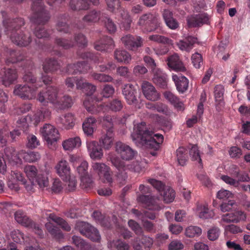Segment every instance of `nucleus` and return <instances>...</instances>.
<instances>
[{"label":"nucleus","mask_w":250,"mask_h":250,"mask_svg":"<svg viewBox=\"0 0 250 250\" xmlns=\"http://www.w3.org/2000/svg\"><path fill=\"white\" fill-rule=\"evenodd\" d=\"M133 141L137 145L141 144L150 149L157 150L164 141V137L160 134L149 131L144 122L134 125L131 133Z\"/></svg>","instance_id":"f257e3e1"},{"label":"nucleus","mask_w":250,"mask_h":250,"mask_svg":"<svg viewBox=\"0 0 250 250\" xmlns=\"http://www.w3.org/2000/svg\"><path fill=\"white\" fill-rule=\"evenodd\" d=\"M50 115V111L44 107H42L37 111L32 116L28 115L25 117H22L18 121V127L20 129H15L10 132L12 139L16 138L21 134V130L25 131L27 127L32 125H37L43 119L48 118Z\"/></svg>","instance_id":"f03ea898"},{"label":"nucleus","mask_w":250,"mask_h":250,"mask_svg":"<svg viewBox=\"0 0 250 250\" xmlns=\"http://www.w3.org/2000/svg\"><path fill=\"white\" fill-rule=\"evenodd\" d=\"M38 99L43 104L49 102L54 104H60L63 108L69 107L73 104L72 100L68 96H64L60 100L58 95V90L57 88L54 87H49L45 92H41Z\"/></svg>","instance_id":"7ed1b4c3"},{"label":"nucleus","mask_w":250,"mask_h":250,"mask_svg":"<svg viewBox=\"0 0 250 250\" xmlns=\"http://www.w3.org/2000/svg\"><path fill=\"white\" fill-rule=\"evenodd\" d=\"M107 159L119 172H120L124 175H125L127 170L140 173L144 171L146 166L145 161H142L140 163L138 161H134L130 164L126 163L121 161L115 154L113 153L108 154Z\"/></svg>","instance_id":"20e7f679"},{"label":"nucleus","mask_w":250,"mask_h":250,"mask_svg":"<svg viewBox=\"0 0 250 250\" xmlns=\"http://www.w3.org/2000/svg\"><path fill=\"white\" fill-rule=\"evenodd\" d=\"M106 4L108 10L116 14L120 27L124 30L129 29L132 20L128 12L120 7V0H106Z\"/></svg>","instance_id":"39448f33"},{"label":"nucleus","mask_w":250,"mask_h":250,"mask_svg":"<svg viewBox=\"0 0 250 250\" xmlns=\"http://www.w3.org/2000/svg\"><path fill=\"white\" fill-rule=\"evenodd\" d=\"M23 79L30 83L31 85H16L14 90V94L22 99H31L35 97V91L38 88L37 86L38 84L34 83L35 79L31 73L26 74L23 77Z\"/></svg>","instance_id":"423d86ee"},{"label":"nucleus","mask_w":250,"mask_h":250,"mask_svg":"<svg viewBox=\"0 0 250 250\" xmlns=\"http://www.w3.org/2000/svg\"><path fill=\"white\" fill-rule=\"evenodd\" d=\"M138 24L140 26H146L147 32H162L161 22L156 14L147 13L142 15L139 20Z\"/></svg>","instance_id":"0eeeda50"},{"label":"nucleus","mask_w":250,"mask_h":250,"mask_svg":"<svg viewBox=\"0 0 250 250\" xmlns=\"http://www.w3.org/2000/svg\"><path fill=\"white\" fill-rule=\"evenodd\" d=\"M148 182L161 193L163 200L165 203H171L174 200L175 197V193L172 188L169 187H165L161 181L156 179H148Z\"/></svg>","instance_id":"6e6552de"},{"label":"nucleus","mask_w":250,"mask_h":250,"mask_svg":"<svg viewBox=\"0 0 250 250\" xmlns=\"http://www.w3.org/2000/svg\"><path fill=\"white\" fill-rule=\"evenodd\" d=\"M47 221L48 222L46 224L45 227L48 231L55 237L57 235L62 236V233L58 230L57 228L52 225L50 221H52L60 225L64 230L66 231H69L71 229L70 226L62 219L58 217L54 214H50L48 216H47Z\"/></svg>","instance_id":"1a4fd4ad"},{"label":"nucleus","mask_w":250,"mask_h":250,"mask_svg":"<svg viewBox=\"0 0 250 250\" xmlns=\"http://www.w3.org/2000/svg\"><path fill=\"white\" fill-rule=\"evenodd\" d=\"M103 125L108 129H106V133L100 139L99 143L104 149L108 150L112 147L114 141V135L112 130V119L106 117L104 120Z\"/></svg>","instance_id":"9d476101"},{"label":"nucleus","mask_w":250,"mask_h":250,"mask_svg":"<svg viewBox=\"0 0 250 250\" xmlns=\"http://www.w3.org/2000/svg\"><path fill=\"white\" fill-rule=\"evenodd\" d=\"M75 229L93 241L98 242L101 239V236L97 229L90 226L88 223L83 222H77Z\"/></svg>","instance_id":"9b49d317"},{"label":"nucleus","mask_w":250,"mask_h":250,"mask_svg":"<svg viewBox=\"0 0 250 250\" xmlns=\"http://www.w3.org/2000/svg\"><path fill=\"white\" fill-rule=\"evenodd\" d=\"M137 200L138 202L144 204L146 207L148 208L149 210L145 212V216L151 219H154L155 217V213L151 210L158 209L159 208L157 204L159 199L158 198L149 197L142 195L138 197Z\"/></svg>","instance_id":"f8f14e48"},{"label":"nucleus","mask_w":250,"mask_h":250,"mask_svg":"<svg viewBox=\"0 0 250 250\" xmlns=\"http://www.w3.org/2000/svg\"><path fill=\"white\" fill-rule=\"evenodd\" d=\"M18 182H21L27 191H31L32 190V186H29V184L26 183L23 175L21 172L18 171H11L8 181V187L11 189L16 191L18 190L19 187Z\"/></svg>","instance_id":"ddd939ff"},{"label":"nucleus","mask_w":250,"mask_h":250,"mask_svg":"<svg viewBox=\"0 0 250 250\" xmlns=\"http://www.w3.org/2000/svg\"><path fill=\"white\" fill-rule=\"evenodd\" d=\"M76 83L77 88L82 89L87 95H92L96 90V87L88 83L84 82L83 79L76 80L74 78H69L66 80L65 83L68 88L73 87L74 83Z\"/></svg>","instance_id":"4468645a"},{"label":"nucleus","mask_w":250,"mask_h":250,"mask_svg":"<svg viewBox=\"0 0 250 250\" xmlns=\"http://www.w3.org/2000/svg\"><path fill=\"white\" fill-rule=\"evenodd\" d=\"M41 133L48 146L53 145L58 140V131L51 125L45 124L41 128Z\"/></svg>","instance_id":"2eb2a0df"},{"label":"nucleus","mask_w":250,"mask_h":250,"mask_svg":"<svg viewBox=\"0 0 250 250\" xmlns=\"http://www.w3.org/2000/svg\"><path fill=\"white\" fill-rule=\"evenodd\" d=\"M115 150L116 153L120 156L121 158L126 161L131 160L135 157L136 154V152L128 145L121 142L116 143Z\"/></svg>","instance_id":"dca6fc26"},{"label":"nucleus","mask_w":250,"mask_h":250,"mask_svg":"<svg viewBox=\"0 0 250 250\" xmlns=\"http://www.w3.org/2000/svg\"><path fill=\"white\" fill-rule=\"evenodd\" d=\"M92 168L102 181L111 182V171L108 166L104 163H94L92 165Z\"/></svg>","instance_id":"f3484780"},{"label":"nucleus","mask_w":250,"mask_h":250,"mask_svg":"<svg viewBox=\"0 0 250 250\" xmlns=\"http://www.w3.org/2000/svg\"><path fill=\"white\" fill-rule=\"evenodd\" d=\"M246 219V213L241 210H236L233 212L223 214L221 217V221L227 223H238L240 222L245 221Z\"/></svg>","instance_id":"a211bd4d"},{"label":"nucleus","mask_w":250,"mask_h":250,"mask_svg":"<svg viewBox=\"0 0 250 250\" xmlns=\"http://www.w3.org/2000/svg\"><path fill=\"white\" fill-rule=\"evenodd\" d=\"M86 147L89 155L94 160H100L104 156L103 149L97 142L89 141L86 142Z\"/></svg>","instance_id":"6ab92c4d"},{"label":"nucleus","mask_w":250,"mask_h":250,"mask_svg":"<svg viewBox=\"0 0 250 250\" xmlns=\"http://www.w3.org/2000/svg\"><path fill=\"white\" fill-rule=\"evenodd\" d=\"M57 174L63 180H67L70 177V167L66 160L61 159L55 167Z\"/></svg>","instance_id":"aec40b11"},{"label":"nucleus","mask_w":250,"mask_h":250,"mask_svg":"<svg viewBox=\"0 0 250 250\" xmlns=\"http://www.w3.org/2000/svg\"><path fill=\"white\" fill-rule=\"evenodd\" d=\"M121 40L126 47L132 50L141 46L143 43L142 39L140 37H133L130 35L123 36Z\"/></svg>","instance_id":"412c9836"},{"label":"nucleus","mask_w":250,"mask_h":250,"mask_svg":"<svg viewBox=\"0 0 250 250\" xmlns=\"http://www.w3.org/2000/svg\"><path fill=\"white\" fill-rule=\"evenodd\" d=\"M142 91L145 97L150 101H156L159 98V94L154 87L149 83L145 82L142 85Z\"/></svg>","instance_id":"4be33fe9"},{"label":"nucleus","mask_w":250,"mask_h":250,"mask_svg":"<svg viewBox=\"0 0 250 250\" xmlns=\"http://www.w3.org/2000/svg\"><path fill=\"white\" fill-rule=\"evenodd\" d=\"M208 20L209 17L206 14H201L188 17L187 22L189 27H196L208 23Z\"/></svg>","instance_id":"5701e85b"},{"label":"nucleus","mask_w":250,"mask_h":250,"mask_svg":"<svg viewBox=\"0 0 250 250\" xmlns=\"http://www.w3.org/2000/svg\"><path fill=\"white\" fill-rule=\"evenodd\" d=\"M167 64L169 68L176 71H185L186 69L182 62L180 60L179 56L174 54L167 59Z\"/></svg>","instance_id":"b1692460"},{"label":"nucleus","mask_w":250,"mask_h":250,"mask_svg":"<svg viewBox=\"0 0 250 250\" xmlns=\"http://www.w3.org/2000/svg\"><path fill=\"white\" fill-rule=\"evenodd\" d=\"M195 211L196 214L200 218H210L214 216V212L212 210H209L208 205L206 203L198 204Z\"/></svg>","instance_id":"393cba45"},{"label":"nucleus","mask_w":250,"mask_h":250,"mask_svg":"<svg viewBox=\"0 0 250 250\" xmlns=\"http://www.w3.org/2000/svg\"><path fill=\"white\" fill-rule=\"evenodd\" d=\"M172 80L179 92L183 93L188 89V80L186 77L181 75H173Z\"/></svg>","instance_id":"a878e982"},{"label":"nucleus","mask_w":250,"mask_h":250,"mask_svg":"<svg viewBox=\"0 0 250 250\" xmlns=\"http://www.w3.org/2000/svg\"><path fill=\"white\" fill-rule=\"evenodd\" d=\"M17 78V72L15 69L7 68L1 76V82L5 86H9Z\"/></svg>","instance_id":"bb28decb"},{"label":"nucleus","mask_w":250,"mask_h":250,"mask_svg":"<svg viewBox=\"0 0 250 250\" xmlns=\"http://www.w3.org/2000/svg\"><path fill=\"white\" fill-rule=\"evenodd\" d=\"M82 145V141L79 137L70 138L63 141L62 146L65 151H71L74 149L79 148Z\"/></svg>","instance_id":"cd10ccee"},{"label":"nucleus","mask_w":250,"mask_h":250,"mask_svg":"<svg viewBox=\"0 0 250 250\" xmlns=\"http://www.w3.org/2000/svg\"><path fill=\"white\" fill-rule=\"evenodd\" d=\"M152 72L154 83L161 87H165L167 84V75L158 68H154Z\"/></svg>","instance_id":"c85d7f7f"},{"label":"nucleus","mask_w":250,"mask_h":250,"mask_svg":"<svg viewBox=\"0 0 250 250\" xmlns=\"http://www.w3.org/2000/svg\"><path fill=\"white\" fill-rule=\"evenodd\" d=\"M5 158L10 163L21 164L22 163L19 152H16L14 147H8L4 149Z\"/></svg>","instance_id":"c756f323"},{"label":"nucleus","mask_w":250,"mask_h":250,"mask_svg":"<svg viewBox=\"0 0 250 250\" xmlns=\"http://www.w3.org/2000/svg\"><path fill=\"white\" fill-rule=\"evenodd\" d=\"M35 185H38L39 188L41 189H44L48 187L49 180L46 173L40 172V173L38 174L37 177L33 183L31 184H29V186H32V189L34 186Z\"/></svg>","instance_id":"7c9ffc66"},{"label":"nucleus","mask_w":250,"mask_h":250,"mask_svg":"<svg viewBox=\"0 0 250 250\" xmlns=\"http://www.w3.org/2000/svg\"><path fill=\"white\" fill-rule=\"evenodd\" d=\"M123 93L128 104H131L136 101L135 94L136 93V89L133 85L126 84L123 90Z\"/></svg>","instance_id":"2f4dec72"},{"label":"nucleus","mask_w":250,"mask_h":250,"mask_svg":"<svg viewBox=\"0 0 250 250\" xmlns=\"http://www.w3.org/2000/svg\"><path fill=\"white\" fill-rule=\"evenodd\" d=\"M163 17L166 25L171 29L175 30L179 27L178 21L173 18V13L168 9H165L163 12Z\"/></svg>","instance_id":"473e14b6"},{"label":"nucleus","mask_w":250,"mask_h":250,"mask_svg":"<svg viewBox=\"0 0 250 250\" xmlns=\"http://www.w3.org/2000/svg\"><path fill=\"white\" fill-rule=\"evenodd\" d=\"M96 127V121L93 117L86 118L83 124L84 133L87 136L92 135Z\"/></svg>","instance_id":"72a5a7b5"},{"label":"nucleus","mask_w":250,"mask_h":250,"mask_svg":"<svg viewBox=\"0 0 250 250\" xmlns=\"http://www.w3.org/2000/svg\"><path fill=\"white\" fill-rule=\"evenodd\" d=\"M196 41V38L190 36L183 40H180L177 43V45L181 50L188 52L193 48V44Z\"/></svg>","instance_id":"f704fd0d"},{"label":"nucleus","mask_w":250,"mask_h":250,"mask_svg":"<svg viewBox=\"0 0 250 250\" xmlns=\"http://www.w3.org/2000/svg\"><path fill=\"white\" fill-rule=\"evenodd\" d=\"M12 41L16 44L20 46H26L29 44L31 42L30 37L28 35L19 34L15 35V31L12 30V34L10 37Z\"/></svg>","instance_id":"c9c22d12"},{"label":"nucleus","mask_w":250,"mask_h":250,"mask_svg":"<svg viewBox=\"0 0 250 250\" xmlns=\"http://www.w3.org/2000/svg\"><path fill=\"white\" fill-rule=\"evenodd\" d=\"M164 96L177 110L182 111L185 109L183 103L180 102L179 99L171 92H165Z\"/></svg>","instance_id":"e433bc0d"},{"label":"nucleus","mask_w":250,"mask_h":250,"mask_svg":"<svg viewBox=\"0 0 250 250\" xmlns=\"http://www.w3.org/2000/svg\"><path fill=\"white\" fill-rule=\"evenodd\" d=\"M114 47L113 41L110 38L106 37L105 39L97 42L95 45V48L98 51H105L109 48Z\"/></svg>","instance_id":"4c0bfd02"},{"label":"nucleus","mask_w":250,"mask_h":250,"mask_svg":"<svg viewBox=\"0 0 250 250\" xmlns=\"http://www.w3.org/2000/svg\"><path fill=\"white\" fill-rule=\"evenodd\" d=\"M75 118L72 113H67L59 118V122L67 129L73 127L75 125Z\"/></svg>","instance_id":"58836bf2"},{"label":"nucleus","mask_w":250,"mask_h":250,"mask_svg":"<svg viewBox=\"0 0 250 250\" xmlns=\"http://www.w3.org/2000/svg\"><path fill=\"white\" fill-rule=\"evenodd\" d=\"M19 155H20L21 158L22 157L25 161L29 163L36 162L41 157L39 153L34 151L26 152L23 150H21L19 152Z\"/></svg>","instance_id":"ea45409f"},{"label":"nucleus","mask_w":250,"mask_h":250,"mask_svg":"<svg viewBox=\"0 0 250 250\" xmlns=\"http://www.w3.org/2000/svg\"><path fill=\"white\" fill-rule=\"evenodd\" d=\"M24 172L31 184L40 172L37 167L33 165H27L24 167Z\"/></svg>","instance_id":"a19ab883"},{"label":"nucleus","mask_w":250,"mask_h":250,"mask_svg":"<svg viewBox=\"0 0 250 250\" xmlns=\"http://www.w3.org/2000/svg\"><path fill=\"white\" fill-rule=\"evenodd\" d=\"M114 58L119 62L128 63L131 59V55L126 51L117 50L114 53Z\"/></svg>","instance_id":"79ce46f5"},{"label":"nucleus","mask_w":250,"mask_h":250,"mask_svg":"<svg viewBox=\"0 0 250 250\" xmlns=\"http://www.w3.org/2000/svg\"><path fill=\"white\" fill-rule=\"evenodd\" d=\"M15 218L18 223L25 227H32L33 225L32 221L21 211L19 210L15 213Z\"/></svg>","instance_id":"37998d69"},{"label":"nucleus","mask_w":250,"mask_h":250,"mask_svg":"<svg viewBox=\"0 0 250 250\" xmlns=\"http://www.w3.org/2000/svg\"><path fill=\"white\" fill-rule=\"evenodd\" d=\"M202 233V229L197 226H190L185 229V235L189 238L198 237Z\"/></svg>","instance_id":"c03bdc74"},{"label":"nucleus","mask_w":250,"mask_h":250,"mask_svg":"<svg viewBox=\"0 0 250 250\" xmlns=\"http://www.w3.org/2000/svg\"><path fill=\"white\" fill-rule=\"evenodd\" d=\"M88 68L89 66L84 62H80L68 66V72L70 73H77V72H84Z\"/></svg>","instance_id":"a18cd8bd"},{"label":"nucleus","mask_w":250,"mask_h":250,"mask_svg":"<svg viewBox=\"0 0 250 250\" xmlns=\"http://www.w3.org/2000/svg\"><path fill=\"white\" fill-rule=\"evenodd\" d=\"M187 150L183 147H180L176 151L177 159L178 164L181 166L186 164L187 161Z\"/></svg>","instance_id":"49530a36"},{"label":"nucleus","mask_w":250,"mask_h":250,"mask_svg":"<svg viewBox=\"0 0 250 250\" xmlns=\"http://www.w3.org/2000/svg\"><path fill=\"white\" fill-rule=\"evenodd\" d=\"M148 39L152 41L162 43L167 45H173V41L170 39L159 35H152L149 36Z\"/></svg>","instance_id":"de8ad7c7"},{"label":"nucleus","mask_w":250,"mask_h":250,"mask_svg":"<svg viewBox=\"0 0 250 250\" xmlns=\"http://www.w3.org/2000/svg\"><path fill=\"white\" fill-rule=\"evenodd\" d=\"M89 4L83 0H78L77 1L72 0L70 2V6L74 10H83L88 8Z\"/></svg>","instance_id":"09e8293b"},{"label":"nucleus","mask_w":250,"mask_h":250,"mask_svg":"<svg viewBox=\"0 0 250 250\" xmlns=\"http://www.w3.org/2000/svg\"><path fill=\"white\" fill-rule=\"evenodd\" d=\"M146 107L154 111H157L159 112H162L165 114L168 113V109L166 106L162 104H154L148 103L146 104Z\"/></svg>","instance_id":"8fccbe9b"},{"label":"nucleus","mask_w":250,"mask_h":250,"mask_svg":"<svg viewBox=\"0 0 250 250\" xmlns=\"http://www.w3.org/2000/svg\"><path fill=\"white\" fill-rule=\"evenodd\" d=\"M224 94V87L221 85H217L214 88V96L216 102L223 104V99Z\"/></svg>","instance_id":"3c124183"},{"label":"nucleus","mask_w":250,"mask_h":250,"mask_svg":"<svg viewBox=\"0 0 250 250\" xmlns=\"http://www.w3.org/2000/svg\"><path fill=\"white\" fill-rule=\"evenodd\" d=\"M88 168V163L86 161H82L77 168V170L79 174L82 176V181L85 180V176H86L87 170Z\"/></svg>","instance_id":"603ef678"},{"label":"nucleus","mask_w":250,"mask_h":250,"mask_svg":"<svg viewBox=\"0 0 250 250\" xmlns=\"http://www.w3.org/2000/svg\"><path fill=\"white\" fill-rule=\"evenodd\" d=\"M108 246L111 248L115 247L117 250H128L129 248L127 244L119 240L109 243Z\"/></svg>","instance_id":"864d4df0"},{"label":"nucleus","mask_w":250,"mask_h":250,"mask_svg":"<svg viewBox=\"0 0 250 250\" xmlns=\"http://www.w3.org/2000/svg\"><path fill=\"white\" fill-rule=\"evenodd\" d=\"M189 155L193 161H196L198 163L201 162L199 151L197 146H193L189 150Z\"/></svg>","instance_id":"5fc2aeb1"},{"label":"nucleus","mask_w":250,"mask_h":250,"mask_svg":"<svg viewBox=\"0 0 250 250\" xmlns=\"http://www.w3.org/2000/svg\"><path fill=\"white\" fill-rule=\"evenodd\" d=\"M40 145V142L36 136L33 134L29 135L27 137V143L26 146L28 147L34 148Z\"/></svg>","instance_id":"6e6d98bb"},{"label":"nucleus","mask_w":250,"mask_h":250,"mask_svg":"<svg viewBox=\"0 0 250 250\" xmlns=\"http://www.w3.org/2000/svg\"><path fill=\"white\" fill-rule=\"evenodd\" d=\"M73 243L79 248L80 250H85L88 248V245L85 242L78 236H74L72 238Z\"/></svg>","instance_id":"4d7b16f0"},{"label":"nucleus","mask_w":250,"mask_h":250,"mask_svg":"<svg viewBox=\"0 0 250 250\" xmlns=\"http://www.w3.org/2000/svg\"><path fill=\"white\" fill-rule=\"evenodd\" d=\"M217 198L222 200H226L232 197V193L226 189H222L218 191Z\"/></svg>","instance_id":"13d9d810"},{"label":"nucleus","mask_w":250,"mask_h":250,"mask_svg":"<svg viewBox=\"0 0 250 250\" xmlns=\"http://www.w3.org/2000/svg\"><path fill=\"white\" fill-rule=\"evenodd\" d=\"M191 60L194 66L196 68H199L203 63L201 55L198 53H195L193 54Z\"/></svg>","instance_id":"bf43d9fd"},{"label":"nucleus","mask_w":250,"mask_h":250,"mask_svg":"<svg viewBox=\"0 0 250 250\" xmlns=\"http://www.w3.org/2000/svg\"><path fill=\"white\" fill-rule=\"evenodd\" d=\"M221 179L227 184L234 187L238 186V181L237 179L232 178L228 175H222Z\"/></svg>","instance_id":"052dcab7"},{"label":"nucleus","mask_w":250,"mask_h":250,"mask_svg":"<svg viewBox=\"0 0 250 250\" xmlns=\"http://www.w3.org/2000/svg\"><path fill=\"white\" fill-rule=\"evenodd\" d=\"M219 234V229L217 228H212L208 231V237L210 240L214 241L218 238Z\"/></svg>","instance_id":"680f3d73"},{"label":"nucleus","mask_w":250,"mask_h":250,"mask_svg":"<svg viewBox=\"0 0 250 250\" xmlns=\"http://www.w3.org/2000/svg\"><path fill=\"white\" fill-rule=\"evenodd\" d=\"M99 19V14L95 11H91L84 18V20L88 22H96Z\"/></svg>","instance_id":"e2e57ef3"},{"label":"nucleus","mask_w":250,"mask_h":250,"mask_svg":"<svg viewBox=\"0 0 250 250\" xmlns=\"http://www.w3.org/2000/svg\"><path fill=\"white\" fill-rule=\"evenodd\" d=\"M235 204V202L234 200H229L227 203H223L221 204L220 209L223 212L229 211Z\"/></svg>","instance_id":"0e129e2a"},{"label":"nucleus","mask_w":250,"mask_h":250,"mask_svg":"<svg viewBox=\"0 0 250 250\" xmlns=\"http://www.w3.org/2000/svg\"><path fill=\"white\" fill-rule=\"evenodd\" d=\"M93 77L94 79L101 82H111L113 79L111 76L104 74H95Z\"/></svg>","instance_id":"69168bd1"},{"label":"nucleus","mask_w":250,"mask_h":250,"mask_svg":"<svg viewBox=\"0 0 250 250\" xmlns=\"http://www.w3.org/2000/svg\"><path fill=\"white\" fill-rule=\"evenodd\" d=\"M229 152L230 156L232 158H238L242 154L241 149L237 146L231 147Z\"/></svg>","instance_id":"338daca9"},{"label":"nucleus","mask_w":250,"mask_h":250,"mask_svg":"<svg viewBox=\"0 0 250 250\" xmlns=\"http://www.w3.org/2000/svg\"><path fill=\"white\" fill-rule=\"evenodd\" d=\"M184 248L183 244L178 240L171 242L168 246L169 250H181Z\"/></svg>","instance_id":"774afa93"}]
</instances>
